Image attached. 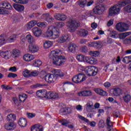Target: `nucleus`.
<instances>
[{"label":"nucleus","mask_w":131,"mask_h":131,"mask_svg":"<svg viewBox=\"0 0 131 131\" xmlns=\"http://www.w3.org/2000/svg\"><path fill=\"white\" fill-rule=\"evenodd\" d=\"M60 54H61L60 50H54L49 54V58L52 61L54 65L61 66L65 63L66 60L65 57L60 55Z\"/></svg>","instance_id":"nucleus-1"},{"label":"nucleus","mask_w":131,"mask_h":131,"mask_svg":"<svg viewBox=\"0 0 131 131\" xmlns=\"http://www.w3.org/2000/svg\"><path fill=\"white\" fill-rule=\"evenodd\" d=\"M45 35L46 37H48L50 39H56V38H58L60 36V31L56 27L50 26L45 33Z\"/></svg>","instance_id":"nucleus-2"},{"label":"nucleus","mask_w":131,"mask_h":131,"mask_svg":"<svg viewBox=\"0 0 131 131\" xmlns=\"http://www.w3.org/2000/svg\"><path fill=\"white\" fill-rule=\"evenodd\" d=\"M79 26L80 25L75 20L70 19L66 23V27L69 32H75L77 29V27H79Z\"/></svg>","instance_id":"nucleus-3"},{"label":"nucleus","mask_w":131,"mask_h":131,"mask_svg":"<svg viewBox=\"0 0 131 131\" xmlns=\"http://www.w3.org/2000/svg\"><path fill=\"white\" fill-rule=\"evenodd\" d=\"M84 71L88 76H95L98 74V70L97 67L89 66L85 68Z\"/></svg>","instance_id":"nucleus-4"},{"label":"nucleus","mask_w":131,"mask_h":131,"mask_svg":"<svg viewBox=\"0 0 131 131\" xmlns=\"http://www.w3.org/2000/svg\"><path fill=\"white\" fill-rule=\"evenodd\" d=\"M129 26L127 24L119 23L116 26V28L119 32H124L128 30Z\"/></svg>","instance_id":"nucleus-5"},{"label":"nucleus","mask_w":131,"mask_h":131,"mask_svg":"<svg viewBox=\"0 0 131 131\" xmlns=\"http://www.w3.org/2000/svg\"><path fill=\"white\" fill-rule=\"evenodd\" d=\"M85 79H86L85 75L80 73L73 77L72 81L75 83H80V82H83Z\"/></svg>","instance_id":"nucleus-6"},{"label":"nucleus","mask_w":131,"mask_h":131,"mask_svg":"<svg viewBox=\"0 0 131 131\" xmlns=\"http://www.w3.org/2000/svg\"><path fill=\"white\" fill-rule=\"evenodd\" d=\"M121 6L119 5V3H118V5H116L114 6L113 7H111L109 11V15L110 16H113V15H116V14H119V12H120V8H121Z\"/></svg>","instance_id":"nucleus-7"},{"label":"nucleus","mask_w":131,"mask_h":131,"mask_svg":"<svg viewBox=\"0 0 131 131\" xmlns=\"http://www.w3.org/2000/svg\"><path fill=\"white\" fill-rule=\"evenodd\" d=\"M105 10H106L105 6L103 4H100L94 8L93 11L96 15H101L105 12Z\"/></svg>","instance_id":"nucleus-8"},{"label":"nucleus","mask_w":131,"mask_h":131,"mask_svg":"<svg viewBox=\"0 0 131 131\" xmlns=\"http://www.w3.org/2000/svg\"><path fill=\"white\" fill-rule=\"evenodd\" d=\"M44 80L47 83H54L57 80V77H56L54 74L49 73L45 76Z\"/></svg>","instance_id":"nucleus-9"},{"label":"nucleus","mask_w":131,"mask_h":131,"mask_svg":"<svg viewBox=\"0 0 131 131\" xmlns=\"http://www.w3.org/2000/svg\"><path fill=\"white\" fill-rule=\"evenodd\" d=\"M39 51V47L36 45H34L33 43L30 44L28 47V52L31 54H35L37 53Z\"/></svg>","instance_id":"nucleus-10"},{"label":"nucleus","mask_w":131,"mask_h":131,"mask_svg":"<svg viewBox=\"0 0 131 131\" xmlns=\"http://www.w3.org/2000/svg\"><path fill=\"white\" fill-rule=\"evenodd\" d=\"M36 95L38 98H45V99H48V92L45 90L37 91Z\"/></svg>","instance_id":"nucleus-11"},{"label":"nucleus","mask_w":131,"mask_h":131,"mask_svg":"<svg viewBox=\"0 0 131 131\" xmlns=\"http://www.w3.org/2000/svg\"><path fill=\"white\" fill-rule=\"evenodd\" d=\"M77 49H78V46L74 43H70L68 45V52L69 53H75Z\"/></svg>","instance_id":"nucleus-12"},{"label":"nucleus","mask_w":131,"mask_h":131,"mask_svg":"<svg viewBox=\"0 0 131 131\" xmlns=\"http://www.w3.org/2000/svg\"><path fill=\"white\" fill-rule=\"evenodd\" d=\"M0 56L5 60H9L12 57V54L10 51H0Z\"/></svg>","instance_id":"nucleus-13"},{"label":"nucleus","mask_w":131,"mask_h":131,"mask_svg":"<svg viewBox=\"0 0 131 131\" xmlns=\"http://www.w3.org/2000/svg\"><path fill=\"white\" fill-rule=\"evenodd\" d=\"M78 118H79V119H81V120H82V121H84L86 123L90 124V125L91 126H92V127L96 126V125L97 124V123H96L95 121L90 122L89 119L85 118L84 117L80 115H78Z\"/></svg>","instance_id":"nucleus-14"},{"label":"nucleus","mask_w":131,"mask_h":131,"mask_svg":"<svg viewBox=\"0 0 131 131\" xmlns=\"http://www.w3.org/2000/svg\"><path fill=\"white\" fill-rule=\"evenodd\" d=\"M53 74L56 77V79H58V77H64L65 76V73L62 72L61 70L54 69L52 71Z\"/></svg>","instance_id":"nucleus-15"},{"label":"nucleus","mask_w":131,"mask_h":131,"mask_svg":"<svg viewBox=\"0 0 131 131\" xmlns=\"http://www.w3.org/2000/svg\"><path fill=\"white\" fill-rule=\"evenodd\" d=\"M85 61L86 63H88V64H90V65H96V64L98 63L97 59L90 56H86Z\"/></svg>","instance_id":"nucleus-16"},{"label":"nucleus","mask_w":131,"mask_h":131,"mask_svg":"<svg viewBox=\"0 0 131 131\" xmlns=\"http://www.w3.org/2000/svg\"><path fill=\"white\" fill-rule=\"evenodd\" d=\"M35 59V56L34 55L30 54H26L23 56V60L26 62H30Z\"/></svg>","instance_id":"nucleus-17"},{"label":"nucleus","mask_w":131,"mask_h":131,"mask_svg":"<svg viewBox=\"0 0 131 131\" xmlns=\"http://www.w3.org/2000/svg\"><path fill=\"white\" fill-rule=\"evenodd\" d=\"M5 129L7 130H12L16 128V124L14 122L7 123L5 125Z\"/></svg>","instance_id":"nucleus-18"},{"label":"nucleus","mask_w":131,"mask_h":131,"mask_svg":"<svg viewBox=\"0 0 131 131\" xmlns=\"http://www.w3.org/2000/svg\"><path fill=\"white\" fill-rule=\"evenodd\" d=\"M44 17V20L48 22L49 23H52L55 21V18L50 15V14L46 13L42 16V18Z\"/></svg>","instance_id":"nucleus-19"},{"label":"nucleus","mask_w":131,"mask_h":131,"mask_svg":"<svg viewBox=\"0 0 131 131\" xmlns=\"http://www.w3.org/2000/svg\"><path fill=\"white\" fill-rule=\"evenodd\" d=\"M55 19L59 21H65L67 19L66 15L64 14L57 13L54 15Z\"/></svg>","instance_id":"nucleus-20"},{"label":"nucleus","mask_w":131,"mask_h":131,"mask_svg":"<svg viewBox=\"0 0 131 131\" xmlns=\"http://www.w3.org/2000/svg\"><path fill=\"white\" fill-rule=\"evenodd\" d=\"M32 32L34 35H35V36H36V37H38V36H40V35H41V29L37 27H34V28H33Z\"/></svg>","instance_id":"nucleus-21"},{"label":"nucleus","mask_w":131,"mask_h":131,"mask_svg":"<svg viewBox=\"0 0 131 131\" xmlns=\"http://www.w3.org/2000/svg\"><path fill=\"white\" fill-rule=\"evenodd\" d=\"M68 38H69V36L68 34L63 35L57 39V41L58 43H63L68 40Z\"/></svg>","instance_id":"nucleus-22"},{"label":"nucleus","mask_w":131,"mask_h":131,"mask_svg":"<svg viewBox=\"0 0 131 131\" xmlns=\"http://www.w3.org/2000/svg\"><path fill=\"white\" fill-rule=\"evenodd\" d=\"M18 123L20 127H25L27 125V120L24 118H20Z\"/></svg>","instance_id":"nucleus-23"},{"label":"nucleus","mask_w":131,"mask_h":131,"mask_svg":"<svg viewBox=\"0 0 131 131\" xmlns=\"http://www.w3.org/2000/svg\"><path fill=\"white\" fill-rule=\"evenodd\" d=\"M13 7L17 12H23L25 9L23 5L16 4H14Z\"/></svg>","instance_id":"nucleus-24"},{"label":"nucleus","mask_w":131,"mask_h":131,"mask_svg":"<svg viewBox=\"0 0 131 131\" xmlns=\"http://www.w3.org/2000/svg\"><path fill=\"white\" fill-rule=\"evenodd\" d=\"M59 95L55 92H48L47 95V99H58Z\"/></svg>","instance_id":"nucleus-25"},{"label":"nucleus","mask_w":131,"mask_h":131,"mask_svg":"<svg viewBox=\"0 0 131 131\" xmlns=\"http://www.w3.org/2000/svg\"><path fill=\"white\" fill-rule=\"evenodd\" d=\"M53 45H54L53 41L46 40L43 43V48L46 49H50V48H52V47H53Z\"/></svg>","instance_id":"nucleus-26"},{"label":"nucleus","mask_w":131,"mask_h":131,"mask_svg":"<svg viewBox=\"0 0 131 131\" xmlns=\"http://www.w3.org/2000/svg\"><path fill=\"white\" fill-rule=\"evenodd\" d=\"M94 91L96 94H98L100 96H106L108 95L107 92L100 89H94Z\"/></svg>","instance_id":"nucleus-27"},{"label":"nucleus","mask_w":131,"mask_h":131,"mask_svg":"<svg viewBox=\"0 0 131 131\" xmlns=\"http://www.w3.org/2000/svg\"><path fill=\"white\" fill-rule=\"evenodd\" d=\"M11 56L14 58H18V57H20V51L17 49L12 50L11 52Z\"/></svg>","instance_id":"nucleus-28"},{"label":"nucleus","mask_w":131,"mask_h":131,"mask_svg":"<svg viewBox=\"0 0 131 131\" xmlns=\"http://www.w3.org/2000/svg\"><path fill=\"white\" fill-rule=\"evenodd\" d=\"M26 39L27 41L30 43V45H31L34 42V37H33V36H32V35H31L30 34H27L26 36Z\"/></svg>","instance_id":"nucleus-29"},{"label":"nucleus","mask_w":131,"mask_h":131,"mask_svg":"<svg viewBox=\"0 0 131 131\" xmlns=\"http://www.w3.org/2000/svg\"><path fill=\"white\" fill-rule=\"evenodd\" d=\"M86 110L88 112H93L94 110V105H93V102L89 101L86 104Z\"/></svg>","instance_id":"nucleus-30"},{"label":"nucleus","mask_w":131,"mask_h":131,"mask_svg":"<svg viewBox=\"0 0 131 131\" xmlns=\"http://www.w3.org/2000/svg\"><path fill=\"white\" fill-rule=\"evenodd\" d=\"M122 94V92L121 91V89L119 88H116L113 90V96H115L116 97H118L120 96Z\"/></svg>","instance_id":"nucleus-31"},{"label":"nucleus","mask_w":131,"mask_h":131,"mask_svg":"<svg viewBox=\"0 0 131 131\" xmlns=\"http://www.w3.org/2000/svg\"><path fill=\"white\" fill-rule=\"evenodd\" d=\"M78 34L80 35V36H86L88 34H89V32L85 29H80L78 31Z\"/></svg>","instance_id":"nucleus-32"},{"label":"nucleus","mask_w":131,"mask_h":131,"mask_svg":"<svg viewBox=\"0 0 131 131\" xmlns=\"http://www.w3.org/2000/svg\"><path fill=\"white\" fill-rule=\"evenodd\" d=\"M7 119L9 122H13V121H15L16 119V115L10 114L7 116Z\"/></svg>","instance_id":"nucleus-33"},{"label":"nucleus","mask_w":131,"mask_h":131,"mask_svg":"<svg viewBox=\"0 0 131 131\" xmlns=\"http://www.w3.org/2000/svg\"><path fill=\"white\" fill-rule=\"evenodd\" d=\"M36 24H37V21L36 20H31L30 22H29L28 23V24L27 25V28H28V29H31V28H32V27L35 26V25H36Z\"/></svg>","instance_id":"nucleus-34"},{"label":"nucleus","mask_w":131,"mask_h":131,"mask_svg":"<svg viewBox=\"0 0 131 131\" xmlns=\"http://www.w3.org/2000/svg\"><path fill=\"white\" fill-rule=\"evenodd\" d=\"M31 131H42V126L36 124L32 127Z\"/></svg>","instance_id":"nucleus-35"},{"label":"nucleus","mask_w":131,"mask_h":131,"mask_svg":"<svg viewBox=\"0 0 131 131\" xmlns=\"http://www.w3.org/2000/svg\"><path fill=\"white\" fill-rule=\"evenodd\" d=\"M1 5L3 9H7L8 10H12L13 9L11 4L8 2H3Z\"/></svg>","instance_id":"nucleus-36"},{"label":"nucleus","mask_w":131,"mask_h":131,"mask_svg":"<svg viewBox=\"0 0 131 131\" xmlns=\"http://www.w3.org/2000/svg\"><path fill=\"white\" fill-rule=\"evenodd\" d=\"M1 5L3 9H7L8 10H12L13 9L11 4L8 2H3Z\"/></svg>","instance_id":"nucleus-37"},{"label":"nucleus","mask_w":131,"mask_h":131,"mask_svg":"<svg viewBox=\"0 0 131 131\" xmlns=\"http://www.w3.org/2000/svg\"><path fill=\"white\" fill-rule=\"evenodd\" d=\"M130 34H131L130 32L122 33L119 34V37L120 39H124L125 37H127V36H128V35H130Z\"/></svg>","instance_id":"nucleus-38"},{"label":"nucleus","mask_w":131,"mask_h":131,"mask_svg":"<svg viewBox=\"0 0 131 131\" xmlns=\"http://www.w3.org/2000/svg\"><path fill=\"white\" fill-rule=\"evenodd\" d=\"M17 37H18L17 35H12L7 39V41L10 43L14 42Z\"/></svg>","instance_id":"nucleus-39"},{"label":"nucleus","mask_w":131,"mask_h":131,"mask_svg":"<svg viewBox=\"0 0 131 131\" xmlns=\"http://www.w3.org/2000/svg\"><path fill=\"white\" fill-rule=\"evenodd\" d=\"M85 58H86V56L80 54L77 56L76 59L79 62H85Z\"/></svg>","instance_id":"nucleus-40"},{"label":"nucleus","mask_w":131,"mask_h":131,"mask_svg":"<svg viewBox=\"0 0 131 131\" xmlns=\"http://www.w3.org/2000/svg\"><path fill=\"white\" fill-rule=\"evenodd\" d=\"M103 47V42L101 41H95V48L96 49H101Z\"/></svg>","instance_id":"nucleus-41"},{"label":"nucleus","mask_w":131,"mask_h":131,"mask_svg":"<svg viewBox=\"0 0 131 131\" xmlns=\"http://www.w3.org/2000/svg\"><path fill=\"white\" fill-rule=\"evenodd\" d=\"M131 3V0H125L124 1H120L119 2V5L121 7H124L126 6L128 4Z\"/></svg>","instance_id":"nucleus-42"},{"label":"nucleus","mask_w":131,"mask_h":131,"mask_svg":"<svg viewBox=\"0 0 131 131\" xmlns=\"http://www.w3.org/2000/svg\"><path fill=\"white\" fill-rule=\"evenodd\" d=\"M19 101L20 102H25V100L27 99V95L23 94L19 96Z\"/></svg>","instance_id":"nucleus-43"},{"label":"nucleus","mask_w":131,"mask_h":131,"mask_svg":"<svg viewBox=\"0 0 131 131\" xmlns=\"http://www.w3.org/2000/svg\"><path fill=\"white\" fill-rule=\"evenodd\" d=\"M30 76L35 77L39 74V72L37 70L30 71Z\"/></svg>","instance_id":"nucleus-44"},{"label":"nucleus","mask_w":131,"mask_h":131,"mask_svg":"<svg viewBox=\"0 0 131 131\" xmlns=\"http://www.w3.org/2000/svg\"><path fill=\"white\" fill-rule=\"evenodd\" d=\"M90 56H92L93 57H97L100 55V52L99 51H90L89 52Z\"/></svg>","instance_id":"nucleus-45"},{"label":"nucleus","mask_w":131,"mask_h":131,"mask_svg":"<svg viewBox=\"0 0 131 131\" xmlns=\"http://www.w3.org/2000/svg\"><path fill=\"white\" fill-rule=\"evenodd\" d=\"M10 13L9 11L4 8H0V15H8Z\"/></svg>","instance_id":"nucleus-46"},{"label":"nucleus","mask_w":131,"mask_h":131,"mask_svg":"<svg viewBox=\"0 0 131 131\" xmlns=\"http://www.w3.org/2000/svg\"><path fill=\"white\" fill-rule=\"evenodd\" d=\"M110 35L113 38H117V32L115 31H112L110 32Z\"/></svg>","instance_id":"nucleus-47"},{"label":"nucleus","mask_w":131,"mask_h":131,"mask_svg":"<svg viewBox=\"0 0 131 131\" xmlns=\"http://www.w3.org/2000/svg\"><path fill=\"white\" fill-rule=\"evenodd\" d=\"M37 26L38 27H41V28H45V27H47V23H42V22H40V23H37L36 24Z\"/></svg>","instance_id":"nucleus-48"},{"label":"nucleus","mask_w":131,"mask_h":131,"mask_svg":"<svg viewBox=\"0 0 131 131\" xmlns=\"http://www.w3.org/2000/svg\"><path fill=\"white\" fill-rule=\"evenodd\" d=\"M59 122L64 126H68V124H69V122L67 120L65 119L61 120Z\"/></svg>","instance_id":"nucleus-49"},{"label":"nucleus","mask_w":131,"mask_h":131,"mask_svg":"<svg viewBox=\"0 0 131 131\" xmlns=\"http://www.w3.org/2000/svg\"><path fill=\"white\" fill-rule=\"evenodd\" d=\"M33 64L35 67H39L42 64V62L39 60H37L34 61Z\"/></svg>","instance_id":"nucleus-50"},{"label":"nucleus","mask_w":131,"mask_h":131,"mask_svg":"<svg viewBox=\"0 0 131 131\" xmlns=\"http://www.w3.org/2000/svg\"><path fill=\"white\" fill-rule=\"evenodd\" d=\"M123 99L124 102H126V103H127L130 101V99H131L130 95H127L125 96H123Z\"/></svg>","instance_id":"nucleus-51"},{"label":"nucleus","mask_w":131,"mask_h":131,"mask_svg":"<svg viewBox=\"0 0 131 131\" xmlns=\"http://www.w3.org/2000/svg\"><path fill=\"white\" fill-rule=\"evenodd\" d=\"M26 40H27L26 36H25V35L24 34H22L20 36V43H21V45H23V43H24V42H25Z\"/></svg>","instance_id":"nucleus-52"},{"label":"nucleus","mask_w":131,"mask_h":131,"mask_svg":"<svg viewBox=\"0 0 131 131\" xmlns=\"http://www.w3.org/2000/svg\"><path fill=\"white\" fill-rule=\"evenodd\" d=\"M92 96V91L91 90H84V97H91Z\"/></svg>","instance_id":"nucleus-53"},{"label":"nucleus","mask_w":131,"mask_h":131,"mask_svg":"<svg viewBox=\"0 0 131 131\" xmlns=\"http://www.w3.org/2000/svg\"><path fill=\"white\" fill-rule=\"evenodd\" d=\"M23 75L25 77H29L30 76V71H28V70H25L23 73Z\"/></svg>","instance_id":"nucleus-54"},{"label":"nucleus","mask_w":131,"mask_h":131,"mask_svg":"<svg viewBox=\"0 0 131 131\" xmlns=\"http://www.w3.org/2000/svg\"><path fill=\"white\" fill-rule=\"evenodd\" d=\"M12 100L13 101V102H14L15 105H16V106H20V105H21L20 101H19V100H18V99H17V98L13 97L12 98Z\"/></svg>","instance_id":"nucleus-55"},{"label":"nucleus","mask_w":131,"mask_h":131,"mask_svg":"<svg viewBox=\"0 0 131 131\" xmlns=\"http://www.w3.org/2000/svg\"><path fill=\"white\" fill-rule=\"evenodd\" d=\"M14 3H16L17 4H21L22 5H24V4H27V0H13Z\"/></svg>","instance_id":"nucleus-56"},{"label":"nucleus","mask_w":131,"mask_h":131,"mask_svg":"<svg viewBox=\"0 0 131 131\" xmlns=\"http://www.w3.org/2000/svg\"><path fill=\"white\" fill-rule=\"evenodd\" d=\"M85 5H86V0H82L79 2V6L81 8L84 7Z\"/></svg>","instance_id":"nucleus-57"},{"label":"nucleus","mask_w":131,"mask_h":131,"mask_svg":"<svg viewBox=\"0 0 131 131\" xmlns=\"http://www.w3.org/2000/svg\"><path fill=\"white\" fill-rule=\"evenodd\" d=\"M6 42V39L3 36L1 35L0 36V46H3V45H5V43Z\"/></svg>","instance_id":"nucleus-58"},{"label":"nucleus","mask_w":131,"mask_h":131,"mask_svg":"<svg viewBox=\"0 0 131 131\" xmlns=\"http://www.w3.org/2000/svg\"><path fill=\"white\" fill-rule=\"evenodd\" d=\"M124 10L127 13H131V5H129L124 8Z\"/></svg>","instance_id":"nucleus-59"},{"label":"nucleus","mask_w":131,"mask_h":131,"mask_svg":"<svg viewBox=\"0 0 131 131\" xmlns=\"http://www.w3.org/2000/svg\"><path fill=\"white\" fill-rule=\"evenodd\" d=\"M80 51L82 53L86 54V53H88V47L85 46H82L80 48Z\"/></svg>","instance_id":"nucleus-60"},{"label":"nucleus","mask_w":131,"mask_h":131,"mask_svg":"<svg viewBox=\"0 0 131 131\" xmlns=\"http://www.w3.org/2000/svg\"><path fill=\"white\" fill-rule=\"evenodd\" d=\"M2 89L3 90H12V87H10V86L7 85V84H3L1 85Z\"/></svg>","instance_id":"nucleus-61"},{"label":"nucleus","mask_w":131,"mask_h":131,"mask_svg":"<svg viewBox=\"0 0 131 131\" xmlns=\"http://www.w3.org/2000/svg\"><path fill=\"white\" fill-rule=\"evenodd\" d=\"M105 126V122L103 120H100L98 123L99 127H104Z\"/></svg>","instance_id":"nucleus-62"},{"label":"nucleus","mask_w":131,"mask_h":131,"mask_svg":"<svg viewBox=\"0 0 131 131\" xmlns=\"http://www.w3.org/2000/svg\"><path fill=\"white\" fill-rule=\"evenodd\" d=\"M58 28H62V27H64L65 26V24L63 22H59L56 24Z\"/></svg>","instance_id":"nucleus-63"},{"label":"nucleus","mask_w":131,"mask_h":131,"mask_svg":"<svg viewBox=\"0 0 131 131\" xmlns=\"http://www.w3.org/2000/svg\"><path fill=\"white\" fill-rule=\"evenodd\" d=\"M46 71H41V72L40 73V77H41L42 79H45V77H46Z\"/></svg>","instance_id":"nucleus-64"}]
</instances>
